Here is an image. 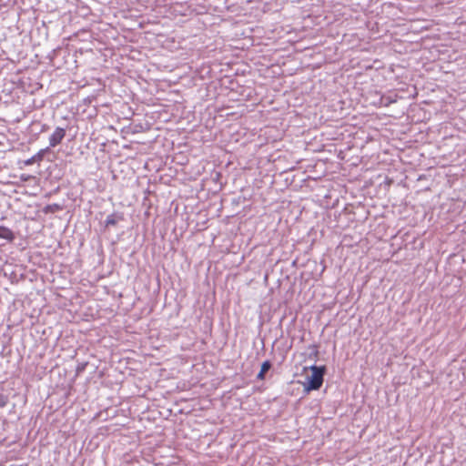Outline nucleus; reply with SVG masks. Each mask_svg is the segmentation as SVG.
I'll return each mask as SVG.
<instances>
[{"instance_id":"39448f33","label":"nucleus","mask_w":466,"mask_h":466,"mask_svg":"<svg viewBox=\"0 0 466 466\" xmlns=\"http://www.w3.org/2000/svg\"><path fill=\"white\" fill-rule=\"evenodd\" d=\"M271 368V363L269 360H265L262 365H261V369H260V371L258 372V374L257 375V379L258 380H263L265 379V373L267 371H268Z\"/></svg>"},{"instance_id":"423d86ee","label":"nucleus","mask_w":466,"mask_h":466,"mask_svg":"<svg viewBox=\"0 0 466 466\" xmlns=\"http://www.w3.org/2000/svg\"><path fill=\"white\" fill-rule=\"evenodd\" d=\"M36 157H37L38 159H42V155H41V153H38V154H37V156H34V157H31L30 159L26 160V162H25V163H26V165H31V164H33V163L35 161Z\"/></svg>"},{"instance_id":"f03ea898","label":"nucleus","mask_w":466,"mask_h":466,"mask_svg":"<svg viewBox=\"0 0 466 466\" xmlns=\"http://www.w3.org/2000/svg\"><path fill=\"white\" fill-rule=\"evenodd\" d=\"M66 136V129L63 127H56L49 137V145L52 147L59 145Z\"/></svg>"},{"instance_id":"0eeeda50","label":"nucleus","mask_w":466,"mask_h":466,"mask_svg":"<svg viewBox=\"0 0 466 466\" xmlns=\"http://www.w3.org/2000/svg\"><path fill=\"white\" fill-rule=\"evenodd\" d=\"M7 404V397L0 394V408L5 407Z\"/></svg>"},{"instance_id":"f257e3e1","label":"nucleus","mask_w":466,"mask_h":466,"mask_svg":"<svg viewBox=\"0 0 466 466\" xmlns=\"http://www.w3.org/2000/svg\"><path fill=\"white\" fill-rule=\"evenodd\" d=\"M309 369L310 370L311 374L307 376V381L304 383V390L307 392L317 390L321 387L326 371L325 366L312 365Z\"/></svg>"},{"instance_id":"7ed1b4c3","label":"nucleus","mask_w":466,"mask_h":466,"mask_svg":"<svg viewBox=\"0 0 466 466\" xmlns=\"http://www.w3.org/2000/svg\"><path fill=\"white\" fill-rule=\"evenodd\" d=\"M15 238V234L10 228L5 226H0V238L12 242Z\"/></svg>"},{"instance_id":"20e7f679","label":"nucleus","mask_w":466,"mask_h":466,"mask_svg":"<svg viewBox=\"0 0 466 466\" xmlns=\"http://www.w3.org/2000/svg\"><path fill=\"white\" fill-rule=\"evenodd\" d=\"M123 220V217L117 214H111L107 216L105 225L106 228L116 226L119 221Z\"/></svg>"}]
</instances>
